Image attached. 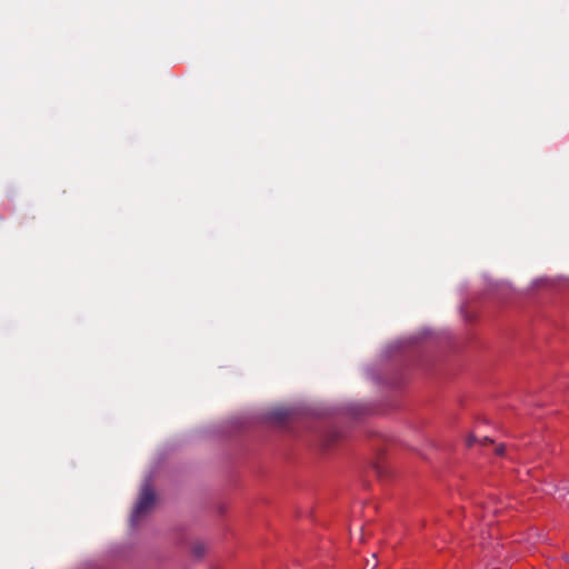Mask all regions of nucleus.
Masks as SVG:
<instances>
[{"instance_id":"f257e3e1","label":"nucleus","mask_w":569,"mask_h":569,"mask_svg":"<svg viewBox=\"0 0 569 569\" xmlns=\"http://www.w3.org/2000/svg\"><path fill=\"white\" fill-rule=\"evenodd\" d=\"M156 495L151 486H144L140 492L138 502L133 511L134 520H138L141 516L150 510L154 505Z\"/></svg>"},{"instance_id":"f03ea898","label":"nucleus","mask_w":569,"mask_h":569,"mask_svg":"<svg viewBox=\"0 0 569 569\" xmlns=\"http://www.w3.org/2000/svg\"><path fill=\"white\" fill-rule=\"evenodd\" d=\"M478 440L475 436H470L467 440L468 446H473Z\"/></svg>"},{"instance_id":"7ed1b4c3","label":"nucleus","mask_w":569,"mask_h":569,"mask_svg":"<svg viewBox=\"0 0 569 569\" xmlns=\"http://www.w3.org/2000/svg\"><path fill=\"white\" fill-rule=\"evenodd\" d=\"M496 451H497V453H498V455H502V453H503V451H505L503 446H499V447L496 449Z\"/></svg>"}]
</instances>
